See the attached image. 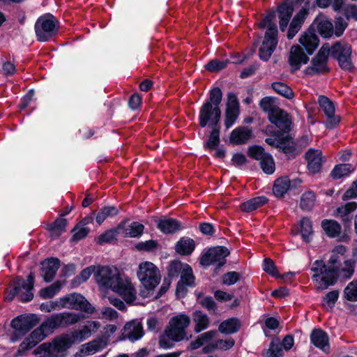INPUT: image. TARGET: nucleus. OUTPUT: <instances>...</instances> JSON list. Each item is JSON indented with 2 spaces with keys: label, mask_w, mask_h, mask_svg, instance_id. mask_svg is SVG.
<instances>
[{
  "label": "nucleus",
  "mask_w": 357,
  "mask_h": 357,
  "mask_svg": "<svg viewBox=\"0 0 357 357\" xmlns=\"http://www.w3.org/2000/svg\"><path fill=\"white\" fill-rule=\"evenodd\" d=\"M216 331H210L204 333L199 336L203 345H206L203 348L204 353L207 354L211 352L216 348L227 349L228 348L231 347L234 345V342L231 339L226 341H223L221 340H215V336L216 335Z\"/></svg>",
  "instance_id": "15"
},
{
  "label": "nucleus",
  "mask_w": 357,
  "mask_h": 357,
  "mask_svg": "<svg viewBox=\"0 0 357 357\" xmlns=\"http://www.w3.org/2000/svg\"><path fill=\"white\" fill-rule=\"evenodd\" d=\"M311 342L314 346L325 352L329 349L328 339L326 333L320 329L314 330L310 336Z\"/></svg>",
  "instance_id": "34"
},
{
  "label": "nucleus",
  "mask_w": 357,
  "mask_h": 357,
  "mask_svg": "<svg viewBox=\"0 0 357 357\" xmlns=\"http://www.w3.org/2000/svg\"><path fill=\"white\" fill-rule=\"evenodd\" d=\"M221 110L219 107L211 105V102H205L199 111V125L204 128L207 123L216 126L220 121Z\"/></svg>",
  "instance_id": "17"
},
{
  "label": "nucleus",
  "mask_w": 357,
  "mask_h": 357,
  "mask_svg": "<svg viewBox=\"0 0 357 357\" xmlns=\"http://www.w3.org/2000/svg\"><path fill=\"white\" fill-rule=\"evenodd\" d=\"M311 270L314 272L312 280L319 289H326L337 281V271L334 268H327L321 260H316Z\"/></svg>",
  "instance_id": "7"
},
{
  "label": "nucleus",
  "mask_w": 357,
  "mask_h": 357,
  "mask_svg": "<svg viewBox=\"0 0 357 357\" xmlns=\"http://www.w3.org/2000/svg\"><path fill=\"white\" fill-rule=\"evenodd\" d=\"M227 63V60L213 59L206 64V68L211 72H216L226 68Z\"/></svg>",
  "instance_id": "60"
},
{
  "label": "nucleus",
  "mask_w": 357,
  "mask_h": 357,
  "mask_svg": "<svg viewBox=\"0 0 357 357\" xmlns=\"http://www.w3.org/2000/svg\"><path fill=\"white\" fill-rule=\"evenodd\" d=\"M94 271H95V266H89V267L84 268V270H82V272L80 273V274L79 275H77L73 280V287H75L77 285H79L80 283L86 281L90 278V276L92 275V273H94Z\"/></svg>",
  "instance_id": "52"
},
{
  "label": "nucleus",
  "mask_w": 357,
  "mask_h": 357,
  "mask_svg": "<svg viewBox=\"0 0 357 357\" xmlns=\"http://www.w3.org/2000/svg\"><path fill=\"white\" fill-rule=\"evenodd\" d=\"M92 218L84 219L79 222L73 229V235L71 240L73 241H78L81 239L84 238L89 233V229L86 227L85 225L92 220Z\"/></svg>",
  "instance_id": "38"
},
{
  "label": "nucleus",
  "mask_w": 357,
  "mask_h": 357,
  "mask_svg": "<svg viewBox=\"0 0 357 357\" xmlns=\"http://www.w3.org/2000/svg\"><path fill=\"white\" fill-rule=\"evenodd\" d=\"M64 308L81 310L88 314H93L95 308L81 294L73 293L62 297Z\"/></svg>",
  "instance_id": "13"
},
{
  "label": "nucleus",
  "mask_w": 357,
  "mask_h": 357,
  "mask_svg": "<svg viewBox=\"0 0 357 357\" xmlns=\"http://www.w3.org/2000/svg\"><path fill=\"white\" fill-rule=\"evenodd\" d=\"M273 112L268 116L269 121L282 130H288L291 123L288 114L281 109Z\"/></svg>",
  "instance_id": "26"
},
{
  "label": "nucleus",
  "mask_w": 357,
  "mask_h": 357,
  "mask_svg": "<svg viewBox=\"0 0 357 357\" xmlns=\"http://www.w3.org/2000/svg\"><path fill=\"white\" fill-rule=\"evenodd\" d=\"M299 43L309 54H312L319 45V38L313 31H308L301 36Z\"/></svg>",
  "instance_id": "30"
},
{
  "label": "nucleus",
  "mask_w": 357,
  "mask_h": 357,
  "mask_svg": "<svg viewBox=\"0 0 357 357\" xmlns=\"http://www.w3.org/2000/svg\"><path fill=\"white\" fill-rule=\"evenodd\" d=\"M144 229V225L137 222H132L128 225L123 222L118 225V229L120 231V234H122L126 237H138L142 235Z\"/></svg>",
  "instance_id": "27"
},
{
  "label": "nucleus",
  "mask_w": 357,
  "mask_h": 357,
  "mask_svg": "<svg viewBox=\"0 0 357 357\" xmlns=\"http://www.w3.org/2000/svg\"><path fill=\"white\" fill-rule=\"evenodd\" d=\"M330 53V45L325 43L319 50L318 54L312 61V65L306 69L310 75L324 73L328 71L327 66L328 57Z\"/></svg>",
  "instance_id": "16"
},
{
  "label": "nucleus",
  "mask_w": 357,
  "mask_h": 357,
  "mask_svg": "<svg viewBox=\"0 0 357 357\" xmlns=\"http://www.w3.org/2000/svg\"><path fill=\"white\" fill-rule=\"evenodd\" d=\"M249 155L255 160L262 161V160L268 155L261 146H253L248 149Z\"/></svg>",
  "instance_id": "62"
},
{
  "label": "nucleus",
  "mask_w": 357,
  "mask_h": 357,
  "mask_svg": "<svg viewBox=\"0 0 357 357\" xmlns=\"http://www.w3.org/2000/svg\"><path fill=\"white\" fill-rule=\"evenodd\" d=\"M75 342L72 335H62L54 338L50 343H43L36 350L35 353H44L46 357H63L65 352Z\"/></svg>",
  "instance_id": "6"
},
{
  "label": "nucleus",
  "mask_w": 357,
  "mask_h": 357,
  "mask_svg": "<svg viewBox=\"0 0 357 357\" xmlns=\"http://www.w3.org/2000/svg\"><path fill=\"white\" fill-rule=\"evenodd\" d=\"M260 165L263 171L266 174H271L275 171V162L269 154L265 156L262 161L260 162Z\"/></svg>",
  "instance_id": "56"
},
{
  "label": "nucleus",
  "mask_w": 357,
  "mask_h": 357,
  "mask_svg": "<svg viewBox=\"0 0 357 357\" xmlns=\"http://www.w3.org/2000/svg\"><path fill=\"white\" fill-rule=\"evenodd\" d=\"M277 148L285 153L293 152L294 150V142L289 135L285 134L280 136L279 141L277 142Z\"/></svg>",
  "instance_id": "45"
},
{
  "label": "nucleus",
  "mask_w": 357,
  "mask_h": 357,
  "mask_svg": "<svg viewBox=\"0 0 357 357\" xmlns=\"http://www.w3.org/2000/svg\"><path fill=\"white\" fill-rule=\"evenodd\" d=\"M222 93L219 88H214L210 91L209 100L206 102H211L213 107H219L222 101Z\"/></svg>",
  "instance_id": "58"
},
{
  "label": "nucleus",
  "mask_w": 357,
  "mask_h": 357,
  "mask_svg": "<svg viewBox=\"0 0 357 357\" xmlns=\"http://www.w3.org/2000/svg\"><path fill=\"white\" fill-rule=\"evenodd\" d=\"M267 202L265 197H257L241 204V208L245 212H250L264 205Z\"/></svg>",
  "instance_id": "42"
},
{
  "label": "nucleus",
  "mask_w": 357,
  "mask_h": 357,
  "mask_svg": "<svg viewBox=\"0 0 357 357\" xmlns=\"http://www.w3.org/2000/svg\"><path fill=\"white\" fill-rule=\"evenodd\" d=\"M84 317L77 313L61 312L48 317L44 321V326H48L54 331L58 328H64L69 325H73L79 322Z\"/></svg>",
  "instance_id": "9"
},
{
  "label": "nucleus",
  "mask_w": 357,
  "mask_h": 357,
  "mask_svg": "<svg viewBox=\"0 0 357 357\" xmlns=\"http://www.w3.org/2000/svg\"><path fill=\"white\" fill-rule=\"evenodd\" d=\"M100 328V322L97 321H88L79 330L75 331L72 335L75 341L78 340L81 342L91 337V335L97 332Z\"/></svg>",
  "instance_id": "23"
},
{
  "label": "nucleus",
  "mask_w": 357,
  "mask_h": 357,
  "mask_svg": "<svg viewBox=\"0 0 357 357\" xmlns=\"http://www.w3.org/2000/svg\"><path fill=\"white\" fill-rule=\"evenodd\" d=\"M294 12V3L292 0H287L278 6V13L279 18L280 29L284 31L291 17Z\"/></svg>",
  "instance_id": "22"
},
{
  "label": "nucleus",
  "mask_w": 357,
  "mask_h": 357,
  "mask_svg": "<svg viewBox=\"0 0 357 357\" xmlns=\"http://www.w3.org/2000/svg\"><path fill=\"white\" fill-rule=\"evenodd\" d=\"M357 208V204L354 202H351L344 206L338 207L334 215L340 218L344 222H349L351 220V213Z\"/></svg>",
  "instance_id": "35"
},
{
  "label": "nucleus",
  "mask_w": 357,
  "mask_h": 357,
  "mask_svg": "<svg viewBox=\"0 0 357 357\" xmlns=\"http://www.w3.org/2000/svg\"><path fill=\"white\" fill-rule=\"evenodd\" d=\"M259 26L267 29L259 54L261 59L268 61L278 44V29L275 24V13H269L259 23Z\"/></svg>",
  "instance_id": "3"
},
{
  "label": "nucleus",
  "mask_w": 357,
  "mask_h": 357,
  "mask_svg": "<svg viewBox=\"0 0 357 357\" xmlns=\"http://www.w3.org/2000/svg\"><path fill=\"white\" fill-rule=\"evenodd\" d=\"M158 246L156 241L153 240L146 241L144 242H140L136 244L135 248L139 251L150 252L155 250Z\"/></svg>",
  "instance_id": "63"
},
{
  "label": "nucleus",
  "mask_w": 357,
  "mask_h": 357,
  "mask_svg": "<svg viewBox=\"0 0 357 357\" xmlns=\"http://www.w3.org/2000/svg\"><path fill=\"white\" fill-rule=\"evenodd\" d=\"M239 102L235 94L230 93L227 95L225 110V126L227 129L231 127L239 116Z\"/></svg>",
  "instance_id": "18"
},
{
  "label": "nucleus",
  "mask_w": 357,
  "mask_h": 357,
  "mask_svg": "<svg viewBox=\"0 0 357 357\" xmlns=\"http://www.w3.org/2000/svg\"><path fill=\"white\" fill-rule=\"evenodd\" d=\"M240 280V274L235 271L225 273L222 276V282L227 285H232Z\"/></svg>",
  "instance_id": "64"
},
{
  "label": "nucleus",
  "mask_w": 357,
  "mask_h": 357,
  "mask_svg": "<svg viewBox=\"0 0 357 357\" xmlns=\"http://www.w3.org/2000/svg\"><path fill=\"white\" fill-rule=\"evenodd\" d=\"M118 212V209L114 206H104L100 209L96 215V222L100 225L107 218L117 215Z\"/></svg>",
  "instance_id": "44"
},
{
  "label": "nucleus",
  "mask_w": 357,
  "mask_h": 357,
  "mask_svg": "<svg viewBox=\"0 0 357 357\" xmlns=\"http://www.w3.org/2000/svg\"><path fill=\"white\" fill-rule=\"evenodd\" d=\"M272 88L276 93L287 98H291L294 96L292 90L284 83L274 82L272 84Z\"/></svg>",
  "instance_id": "51"
},
{
  "label": "nucleus",
  "mask_w": 357,
  "mask_h": 357,
  "mask_svg": "<svg viewBox=\"0 0 357 357\" xmlns=\"http://www.w3.org/2000/svg\"><path fill=\"white\" fill-rule=\"evenodd\" d=\"M352 171L350 164H341L336 165L331 173L334 179H339L342 176L348 175Z\"/></svg>",
  "instance_id": "47"
},
{
  "label": "nucleus",
  "mask_w": 357,
  "mask_h": 357,
  "mask_svg": "<svg viewBox=\"0 0 357 357\" xmlns=\"http://www.w3.org/2000/svg\"><path fill=\"white\" fill-rule=\"evenodd\" d=\"M137 276L144 288L140 293L141 296L144 298L151 296L161 280L158 268L153 263L148 261L139 263Z\"/></svg>",
  "instance_id": "4"
},
{
  "label": "nucleus",
  "mask_w": 357,
  "mask_h": 357,
  "mask_svg": "<svg viewBox=\"0 0 357 357\" xmlns=\"http://www.w3.org/2000/svg\"><path fill=\"white\" fill-rule=\"evenodd\" d=\"M34 28L38 40L46 42L57 34L59 22L52 15L45 14L36 20Z\"/></svg>",
  "instance_id": "8"
},
{
  "label": "nucleus",
  "mask_w": 357,
  "mask_h": 357,
  "mask_svg": "<svg viewBox=\"0 0 357 357\" xmlns=\"http://www.w3.org/2000/svg\"><path fill=\"white\" fill-rule=\"evenodd\" d=\"M53 331L48 326H44V322L42 325L35 329L20 344L18 349V354L22 355L26 351L35 347L45 337L52 333Z\"/></svg>",
  "instance_id": "14"
},
{
  "label": "nucleus",
  "mask_w": 357,
  "mask_h": 357,
  "mask_svg": "<svg viewBox=\"0 0 357 357\" xmlns=\"http://www.w3.org/2000/svg\"><path fill=\"white\" fill-rule=\"evenodd\" d=\"M308 61V56L303 52L300 46L294 45L291 47L289 57V63L291 66L298 70L301 64H305Z\"/></svg>",
  "instance_id": "25"
},
{
  "label": "nucleus",
  "mask_w": 357,
  "mask_h": 357,
  "mask_svg": "<svg viewBox=\"0 0 357 357\" xmlns=\"http://www.w3.org/2000/svg\"><path fill=\"white\" fill-rule=\"evenodd\" d=\"M192 320L195 323L194 331L196 333H199L206 329L209 326V319L208 316L199 310L193 312Z\"/></svg>",
  "instance_id": "36"
},
{
  "label": "nucleus",
  "mask_w": 357,
  "mask_h": 357,
  "mask_svg": "<svg viewBox=\"0 0 357 357\" xmlns=\"http://www.w3.org/2000/svg\"><path fill=\"white\" fill-rule=\"evenodd\" d=\"M339 292L337 291H329L324 298L322 305L327 310H331L337 301Z\"/></svg>",
  "instance_id": "54"
},
{
  "label": "nucleus",
  "mask_w": 357,
  "mask_h": 357,
  "mask_svg": "<svg viewBox=\"0 0 357 357\" xmlns=\"http://www.w3.org/2000/svg\"><path fill=\"white\" fill-rule=\"evenodd\" d=\"M305 158L307 161L308 169L313 174L317 173L321 170L323 157L320 150L310 149L305 153Z\"/></svg>",
  "instance_id": "24"
},
{
  "label": "nucleus",
  "mask_w": 357,
  "mask_h": 357,
  "mask_svg": "<svg viewBox=\"0 0 357 357\" xmlns=\"http://www.w3.org/2000/svg\"><path fill=\"white\" fill-rule=\"evenodd\" d=\"M307 13V10L305 8H302L294 17L293 20L290 23L289 28L287 32V38L289 39H292L295 36V35L298 32L305 20Z\"/></svg>",
  "instance_id": "32"
},
{
  "label": "nucleus",
  "mask_w": 357,
  "mask_h": 357,
  "mask_svg": "<svg viewBox=\"0 0 357 357\" xmlns=\"http://www.w3.org/2000/svg\"><path fill=\"white\" fill-rule=\"evenodd\" d=\"M195 241L188 237L181 238L176 244V251L183 255H188L195 250Z\"/></svg>",
  "instance_id": "37"
},
{
  "label": "nucleus",
  "mask_w": 357,
  "mask_h": 357,
  "mask_svg": "<svg viewBox=\"0 0 357 357\" xmlns=\"http://www.w3.org/2000/svg\"><path fill=\"white\" fill-rule=\"evenodd\" d=\"M240 328V322L238 319L231 318L222 321L218 328L220 332L226 334L236 333Z\"/></svg>",
  "instance_id": "43"
},
{
  "label": "nucleus",
  "mask_w": 357,
  "mask_h": 357,
  "mask_svg": "<svg viewBox=\"0 0 357 357\" xmlns=\"http://www.w3.org/2000/svg\"><path fill=\"white\" fill-rule=\"evenodd\" d=\"M229 255V251L227 248L220 246L215 247L209 249L202 255L200 259V264L205 266L216 265L220 267L225 264V258Z\"/></svg>",
  "instance_id": "12"
},
{
  "label": "nucleus",
  "mask_w": 357,
  "mask_h": 357,
  "mask_svg": "<svg viewBox=\"0 0 357 357\" xmlns=\"http://www.w3.org/2000/svg\"><path fill=\"white\" fill-rule=\"evenodd\" d=\"M172 268L176 271H181V280L179 281L176 291L178 292L183 285L190 286L193 284L195 278L191 267L187 264H182L180 261H174L171 264Z\"/></svg>",
  "instance_id": "20"
},
{
  "label": "nucleus",
  "mask_w": 357,
  "mask_h": 357,
  "mask_svg": "<svg viewBox=\"0 0 357 357\" xmlns=\"http://www.w3.org/2000/svg\"><path fill=\"white\" fill-rule=\"evenodd\" d=\"M290 186V180L287 177L278 178L273 188V194L278 197H282L287 192Z\"/></svg>",
  "instance_id": "40"
},
{
  "label": "nucleus",
  "mask_w": 357,
  "mask_h": 357,
  "mask_svg": "<svg viewBox=\"0 0 357 357\" xmlns=\"http://www.w3.org/2000/svg\"><path fill=\"white\" fill-rule=\"evenodd\" d=\"M107 342L102 339H96L81 346L79 350L80 356L93 355L95 353L103 349L107 346Z\"/></svg>",
  "instance_id": "31"
},
{
  "label": "nucleus",
  "mask_w": 357,
  "mask_h": 357,
  "mask_svg": "<svg viewBox=\"0 0 357 357\" xmlns=\"http://www.w3.org/2000/svg\"><path fill=\"white\" fill-rule=\"evenodd\" d=\"M190 318L185 314H179L172 317L164 333L159 339V346L164 349L174 347L175 342L188 340L187 328L190 326Z\"/></svg>",
  "instance_id": "2"
},
{
  "label": "nucleus",
  "mask_w": 357,
  "mask_h": 357,
  "mask_svg": "<svg viewBox=\"0 0 357 357\" xmlns=\"http://www.w3.org/2000/svg\"><path fill=\"white\" fill-rule=\"evenodd\" d=\"M283 355L281 345L279 342H271L269 349L264 357H280Z\"/></svg>",
  "instance_id": "57"
},
{
  "label": "nucleus",
  "mask_w": 357,
  "mask_h": 357,
  "mask_svg": "<svg viewBox=\"0 0 357 357\" xmlns=\"http://www.w3.org/2000/svg\"><path fill=\"white\" fill-rule=\"evenodd\" d=\"M94 278L100 289H111L127 303L135 301L137 292L134 285L129 278L121 276L117 268L109 266L99 267Z\"/></svg>",
  "instance_id": "1"
},
{
  "label": "nucleus",
  "mask_w": 357,
  "mask_h": 357,
  "mask_svg": "<svg viewBox=\"0 0 357 357\" xmlns=\"http://www.w3.org/2000/svg\"><path fill=\"white\" fill-rule=\"evenodd\" d=\"M344 295L348 301H357V280H354L347 284L344 290Z\"/></svg>",
  "instance_id": "49"
},
{
  "label": "nucleus",
  "mask_w": 357,
  "mask_h": 357,
  "mask_svg": "<svg viewBox=\"0 0 357 357\" xmlns=\"http://www.w3.org/2000/svg\"><path fill=\"white\" fill-rule=\"evenodd\" d=\"M38 323L37 317L34 315L20 316L11 322V327L15 330V334L10 336L12 342H16L20 336L35 326Z\"/></svg>",
  "instance_id": "11"
},
{
  "label": "nucleus",
  "mask_w": 357,
  "mask_h": 357,
  "mask_svg": "<svg viewBox=\"0 0 357 357\" xmlns=\"http://www.w3.org/2000/svg\"><path fill=\"white\" fill-rule=\"evenodd\" d=\"M143 335V329L139 322L132 321L127 323L123 332L124 338H127L131 341H135L141 338Z\"/></svg>",
  "instance_id": "28"
},
{
  "label": "nucleus",
  "mask_w": 357,
  "mask_h": 357,
  "mask_svg": "<svg viewBox=\"0 0 357 357\" xmlns=\"http://www.w3.org/2000/svg\"><path fill=\"white\" fill-rule=\"evenodd\" d=\"M321 227L325 233L331 238L338 236L341 232V226L333 220H324L321 222Z\"/></svg>",
  "instance_id": "39"
},
{
  "label": "nucleus",
  "mask_w": 357,
  "mask_h": 357,
  "mask_svg": "<svg viewBox=\"0 0 357 357\" xmlns=\"http://www.w3.org/2000/svg\"><path fill=\"white\" fill-rule=\"evenodd\" d=\"M315 202V195L311 191L305 192L301 199V207L305 210H310Z\"/></svg>",
  "instance_id": "50"
},
{
  "label": "nucleus",
  "mask_w": 357,
  "mask_h": 357,
  "mask_svg": "<svg viewBox=\"0 0 357 357\" xmlns=\"http://www.w3.org/2000/svg\"><path fill=\"white\" fill-rule=\"evenodd\" d=\"M318 102L321 109L326 116V127L330 129L333 128L339 123L340 119L338 116H335V107L333 102L324 96H319Z\"/></svg>",
  "instance_id": "19"
},
{
  "label": "nucleus",
  "mask_w": 357,
  "mask_h": 357,
  "mask_svg": "<svg viewBox=\"0 0 357 357\" xmlns=\"http://www.w3.org/2000/svg\"><path fill=\"white\" fill-rule=\"evenodd\" d=\"M261 109L268 113V116L273 113V112L279 109L280 108L276 105L274 100L270 97L264 98L259 103Z\"/></svg>",
  "instance_id": "53"
},
{
  "label": "nucleus",
  "mask_w": 357,
  "mask_h": 357,
  "mask_svg": "<svg viewBox=\"0 0 357 357\" xmlns=\"http://www.w3.org/2000/svg\"><path fill=\"white\" fill-rule=\"evenodd\" d=\"M220 130L219 128L215 126L213 129L208 142H206V146L209 149H215L220 142L219 138Z\"/></svg>",
  "instance_id": "61"
},
{
  "label": "nucleus",
  "mask_w": 357,
  "mask_h": 357,
  "mask_svg": "<svg viewBox=\"0 0 357 357\" xmlns=\"http://www.w3.org/2000/svg\"><path fill=\"white\" fill-rule=\"evenodd\" d=\"M158 228L163 233L172 234L181 229V223L171 218H162L157 221Z\"/></svg>",
  "instance_id": "33"
},
{
  "label": "nucleus",
  "mask_w": 357,
  "mask_h": 357,
  "mask_svg": "<svg viewBox=\"0 0 357 357\" xmlns=\"http://www.w3.org/2000/svg\"><path fill=\"white\" fill-rule=\"evenodd\" d=\"M117 234H120V231L118 229V227L114 229H109L101 234L98 238V243L102 244L104 243H111L115 239Z\"/></svg>",
  "instance_id": "55"
},
{
  "label": "nucleus",
  "mask_w": 357,
  "mask_h": 357,
  "mask_svg": "<svg viewBox=\"0 0 357 357\" xmlns=\"http://www.w3.org/2000/svg\"><path fill=\"white\" fill-rule=\"evenodd\" d=\"M62 285L61 282H56L52 285L41 289L39 294L44 299L51 298L60 291Z\"/></svg>",
  "instance_id": "46"
},
{
  "label": "nucleus",
  "mask_w": 357,
  "mask_h": 357,
  "mask_svg": "<svg viewBox=\"0 0 357 357\" xmlns=\"http://www.w3.org/2000/svg\"><path fill=\"white\" fill-rule=\"evenodd\" d=\"M59 266V260L56 258L49 259L42 264L41 274L46 282L53 280Z\"/></svg>",
  "instance_id": "29"
},
{
  "label": "nucleus",
  "mask_w": 357,
  "mask_h": 357,
  "mask_svg": "<svg viewBox=\"0 0 357 357\" xmlns=\"http://www.w3.org/2000/svg\"><path fill=\"white\" fill-rule=\"evenodd\" d=\"M330 52L331 56L338 61L342 68L349 70L351 68L350 45L344 41L337 42L333 46H330Z\"/></svg>",
  "instance_id": "10"
},
{
  "label": "nucleus",
  "mask_w": 357,
  "mask_h": 357,
  "mask_svg": "<svg viewBox=\"0 0 357 357\" xmlns=\"http://www.w3.org/2000/svg\"><path fill=\"white\" fill-rule=\"evenodd\" d=\"M300 232L305 241H308V238L312 234V222L307 218H302L299 222Z\"/></svg>",
  "instance_id": "48"
},
{
  "label": "nucleus",
  "mask_w": 357,
  "mask_h": 357,
  "mask_svg": "<svg viewBox=\"0 0 357 357\" xmlns=\"http://www.w3.org/2000/svg\"><path fill=\"white\" fill-rule=\"evenodd\" d=\"M253 137V131L251 128L238 126L231 131L229 142L235 145L245 144L248 143Z\"/></svg>",
  "instance_id": "21"
},
{
  "label": "nucleus",
  "mask_w": 357,
  "mask_h": 357,
  "mask_svg": "<svg viewBox=\"0 0 357 357\" xmlns=\"http://www.w3.org/2000/svg\"><path fill=\"white\" fill-rule=\"evenodd\" d=\"M34 277L30 273L26 280L17 277L13 280L10 287L5 293V299L11 301L16 296L20 301L27 302L32 300L33 294L32 289L33 287Z\"/></svg>",
  "instance_id": "5"
},
{
  "label": "nucleus",
  "mask_w": 357,
  "mask_h": 357,
  "mask_svg": "<svg viewBox=\"0 0 357 357\" xmlns=\"http://www.w3.org/2000/svg\"><path fill=\"white\" fill-rule=\"evenodd\" d=\"M319 33L324 38H328L333 33V24L329 21H322L319 24Z\"/></svg>",
  "instance_id": "59"
},
{
  "label": "nucleus",
  "mask_w": 357,
  "mask_h": 357,
  "mask_svg": "<svg viewBox=\"0 0 357 357\" xmlns=\"http://www.w3.org/2000/svg\"><path fill=\"white\" fill-rule=\"evenodd\" d=\"M66 219L59 218L53 223L49 225L47 228L51 232L52 237L56 238L66 231Z\"/></svg>",
  "instance_id": "41"
}]
</instances>
